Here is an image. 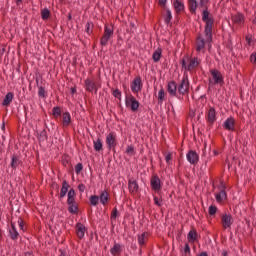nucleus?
Here are the masks:
<instances>
[{"mask_svg":"<svg viewBox=\"0 0 256 256\" xmlns=\"http://www.w3.org/2000/svg\"><path fill=\"white\" fill-rule=\"evenodd\" d=\"M211 13L209 12V8L206 6L205 10L202 12V21L205 23L204 27V36L206 38L201 37L198 35L196 38V51L197 53H201L203 48L205 47V43H213V25L215 20L213 19Z\"/></svg>","mask_w":256,"mask_h":256,"instance_id":"obj_1","label":"nucleus"},{"mask_svg":"<svg viewBox=\"0 0 256 256\" xmlns=\"http://www.w3.org/2000/svg\"><path fill=\"white\" fill-rule=\"evenodd\" d=\"M199 65H201V58L199 57H189V55H185L181 60L182 69L189 73L195 71Z\"/></svg>","mask_w":256,"mask_h":256,"instance_id":"obj_2","label":"nucleus"},{"mask_svg":"<svg viewBox=\"0 0 256 256\" xmlns=\"http://www.w3.org/2000/svg\"><path fill=\"white\" fill-rule=\"evenodd\" d=\"M115 30L113 29V25L105 24L103 35L100 38V45L102 47H107V43H109V39L113 37Z\"/></svg>","mask_w":256,"mask_h":256,"instance_id":"obj_3","label":"nucleus"},{"mask_svg":"<svg viewBox=\"0 0 256 256\" xmlns=\"http://www.w3.org/2000/svg\"><path fill=\"white\" fill-rule=\"evenodd\" d=\"M106 145L109 151H113V153H116L115 149L118 145L117 133L112 131L106 136Z\"/></svg>","mask_w":256,"mask_h":256,"instance_id":"obj_4","label":"nucleus"},{"mask_svg":"<svg viewBox=\"0 0 256 256\" xmlns=\"http://www.w3.org/2000/svg\"><path fill=\"white\" fill-rule=\"evenodd\" d=\"M150 187H151V191H154V193H161L163 189V183L161 182V178H159V175L154 174L151 177Z\"/></svg>","mask_w":256,"mask_h":256,"instance_id":"obj_5","label":"nucleus"},{"mask_svg":"<svg viewBox=\"0 0 256 256\" xmlns=\"http://www.w3.org/2000/svg\"><path fill=\"white\" fill-rule=\"evenodd\" d=\"M210 75L213 79V85H220L223 86L225 85V78L223 77V74L215 68L210 69Z\"/></svg>","mask_w":256,"mask_h":256,"instance_id":"obj_6","label":"nucleus"},{"mask_svg":"<svg viewBox=\"0 0 256 256\" xmlns=\"http://www.w3.org/2000/svg\"><path fill=\"white\" fill-rule=\"evenodd\" d=\"M125 105L126 107H130L131 111L133 113H136V111H139V105L140 103L137 101V98L135 96L131 95L125 97Z\"/></svg>","mask_w":256,"mask_h":256,"instance_id":"obj_7","label":"nucleus"},{"mask_svg":"<svg viewBox=\"0 0 256 256\" xmlns=\"http://www.w3.org/2000/svg\"><path fill=\"white\" fill-rule=\"evenodd\" d=\"M221 225L223 229H231L233 225V215L229 212H225L221 216Z\"/></svg>","mask_w":256,"mask_h":256,"instance_id":"obj_8","label":"nucleus"},{"mask_svg":"<svg viewBox=\"0 0 256 256\" xmlns=\"http://www.w3.org/2000/svg\"><path fill=\"white\" fill-rule=\"evenodd\" d=\"M178 93L179 95H187L189 93V77L184 76L178 85Z\"/></svg>","mask_w":256,"mask_h":256,"instance_id":"obj_9","label":"nucleus"},{"mask_svg":"<svg viewBox=\"0 0 256 256\" xmlns=\"http://www.w3.org/2000/svg\"><path fill=\"white\" fill-rule=\"evenodd\" d=\"M130 89L132 91V93H139L141 92V90L143 89V81L141 80V76H136L131 85H130Z\"/></svg>","mask_w":256,"mask_h":256,"instance_id":"obj_10","label":"nucleus"},{"mask_svg":"<svg viewBox=\"0 0 256 256\" xmlns=\"http://www.w3.org/2000/svg\"><path fill=\"white\" fill-rule=\"evenodd\" d=\"M206 121L209 127H213L215 121H217V110L215 107H210L207 114H206Z\"/></svg>","mask_w":256,"mask_h":256,"instance_id":"obj_11","label":"nucleus"},{"mask_svg":"<svg viewBox=\"0 0 256 256\" xmlns=\"http://www.w3.org/2000/svg\"><path fill=\"white\" fill-rule=\"evenodd\" d=\"M186 159L190 165H197L199 163V154L195 150H189L186 154Z\"/></svg>","mask_w":256,"mask_h":256,"instance_id":"obj_12","label":"nucleus"},{"mask_svg":"<svg viewBox=\"0 0 256 256\" xmlns=\"http://www.w3.org/2000/svg\"><path fill=\"white\" fill-rule=\"evenodd\" d=\"M128 189L131 195H137L139 193V183L135 179L128 180Z\"/></svg>","mask_w":256,"mask_h":256,"instance_id":"obj_13","label":"nucleus"},{"mask_svg":"<svg viewBox=\"0 0 256 256\" xmlns=\"http://www.w3.org/2000/svg\"><path fill=\"white\" fill-rule=\"evenodd\" d=\"M177 82L175 80L169 81L167 84V91L170 97H177Z\"/></svg>","mask_w":256,"mask_h":256,"instance_id":"obj_14","label":"nucleus"},{"mask_svg":"<svg viewBox=\"0 0 256 256\" xmlns=\"http://www.w3.org/2000/svg\"><path fill=\"white\" fill-rule=\"evenodd\" d=\"M19 165H23V161L21 160V157L17 154H13L11 156V162H10L11 169L16 171L17 167H19Z\"/></svg>","mask_w":256,"mask_h":256,"instance_id":"obj_15","label":"nucleus"},{"mask_svg":"<svg viewBox=\"0 0 256 256\" xmlns=\"http://www.w3.org/2000/svg\"><path fill=\"white\" fill-rule=\"evenodd\" d=\"M223 129H225V131H235V118L232 116L227 118L223 123Z\"/></svg>","mask_w":256,"mask_h":256,"instance_id":"obj_16","label":"nucleus"},{"mask_svg":"<svg viewBox=\"0 0 256 256\" xmlns=\"http://www.w3.org/2000/svg\"><path fill=\"white\" fill-rule=\"evenodd\" d=\"M231 20L234 25H243L245 23V15H243L241 12H238L231 16Z\"/></svg>","mask_w":256,"mask_h":256,"instance_id":"obj_17","label":"nucleus"},{"mask_svg":"<svg viewBox=\"0 0 256 256\" xmlns=\"http://www.w3.org/2000/svg\"><path fill=\"white\" fill-rule=\"evenodd\" d=\"M173 7L177 15H181L183 11H185V3L181 0H175L173 2Z\"/></svg>","mask_w":256,"mask_h":256,"instance_id":"obj_18","label":"nucleus"},{"mask_svg":"<svg viewBox=\"0 0 256 256\" xmlns=\"http://www.w3.org/2000/svg\"><path fill=\"white\" fill-rule=\"evenodd\" d=\"M85 89L86 91H88L89 93H93V91H95V93H97V84H95V82H93L91 79L87 78L85 81Z\"/></svg>","mask_w":256,"mask_h":256,"instance_id":"obj_19","label":"nucleus"},{"mask_svg":"<svg viewBox=\"0 0 256 256\" xmlns=\"http://www.w3.org/2000/svg\"><path fill=\"white\" fill-rule=\"evenodd\" d=\"M9 228V236L12 241H17L19 239V232L17 231V228L15 227V223L11 222Z\"/></svg>","mask_w":256,"mask_h":256,"instance_id":"obj_20","label":"nucleus"},{"mask_svg":"<svg viewBox=\"0 0 256 256\" xmlns=\"http://www.w3.org/2000/svg\"><path fill=\"white\" fill-rule=\"evenodd\" d=\"M70 187L71 185H69V182H67V180H63L62 187L59 194V199H63L67 195Z\"/></svg>","mask_w":256,"mask_h":256,"instance_id":"obj_21","label":"nucleus"},{"mask_svg":"<svg viewBox=\"0 0 256 256\" xmlns=\"http://www.w3.org/2000/svg\"><path fill=\"white\" fill-rule=\"evenodd\" d=\"M85 231H87V228L82 223L76 224V235L78 238L83 239L85 237Z\"/></svg>","mask_w":256,"mask_h":256,"instance_id":"obj_22","label":"nucleus"},{"mask_svg":"<svg viewBox=\"0 0 256 256\" xmlns=\"http://www.w3.org/2000/svg\"><path fill=\"white\" fill-rule=\"evenodd\" d=\"M123 252V246H121V244L114 242L113 247L110 249V253L113 256H117V255H121V253Z\"/></svg>","mask_w":256,"mask_h":256,"instance_id":"obj_23","label":"nucleus"},{"mask_svg":"<svg viewBox=\"0 0 256 256\" xmlns=\"http://www.w3.org/2000/svg\"><path fill=\"white\" fill-rule=\"evenodd\" d=\"M13 99H15V94H13V92H8L5 95L4 100L2 102L3 107H9V105H11V102L13 101Z\"/></svg>","mask_w":256,"mask_h":256,"instance_id":"obj_24","label":"nucleus"},{"mask_svg":"<svg viewBox=\"0 0 256 256\" xmlns=\"http://www.w3.org/2000/svg\"><path fill=\"white\" fill-rule=\"evenodd\" d=\"M62 125L63 127H69L71 125V113L64 112L62 114Z\"/></svg>","mask_w":256,"mask_h":256,"instance_id":"obj_25","label":"nucleus"},{"mask_svg":"<svg viewBox=\"0 0 256 256\" xmlns=\"http://www.w3.org/2000/svg\"><path fill=\"white\" fill-rule=\"evenodd\" d=\"M109 199V192H107V190L100 193L99 200L102 205H107V203H109Z\"/></svg>","mask_w":256,"mask_h":256,"instance_id":"obj_26","label":"nucleus"},{"mask_svg":"<svg viewBox=\"0 0 256 256\" xmlns=\"http://www.w3.org/2000/svg\"><path fill=\"white\" fill-rule=\"evenodd\" d=\"M161 55H163V48L159 47L154 51L152 55L154 63H159V61H161Z\"/></svg>","mask_w":256,"mask_h":256,"instance_id":"obj_27","label":"nucleus"},{"mask_svg":"<svg viewBox=\"0 0 256 256\" xmlns=\"http://www.w3.org/2000/svg\"><path fill=\"white\" fill-rule=\"evenodd\" d=\"M227 198V192L225 191V185L222 186V190L216 194L217 203H223V200Z\"/></svg>","mask_w":256,"mask_h":256,"instance_id":"obj_28","label":"nucleus"},{"mask_svg":"<svg viewBox=\"0 0 256 256\" xmlns=\"http://www.w3.org/2000/svg\"><path fill=\"white\" fill-rule=\"evenodd\" d=\"M37 139L39 143H45L47 139H49V136L47 135V130L43 129L40 132H37Z\"/></svg>","mask_w":256,"mask_h":256,"instance_id":"obj_29","label":"nucleus"},{"mask_svg":"<svg viewBox=\"0 0 256 256\" xmlns=\"http://www.w3.org/2000/svg\"><path fill=\"white\" fill-rule=\"evenodd\" d=\"M197 237H198L197 230L195 229L190 230L187 235L188 243H195V241H197Z\"/></svg>","mask_w":256,"mask_h":256,"instance_id":"obj_30","label":"nucleus"},{"mask_svg":"<svg viewBox=\"0 0 256 256\" xmlns=\"http://www.w3.org/2000/svg\"><path fill=\"white\" fill-rule=\"evenodd\" d=\"M164 17V23H166L167 25H173V23L171 22L173 20V14L171 13L170 9H166V13L163 15Z\"/></svg>","mask_w":256,"mask_h":256,"instance_id":"obj_31","label":"nucleus"},{"mask_svg":"<svg viewBox=\"0 0 256 256\" xmlns=\"http://www.w3.org/2000/svg\"><path fill=\"white\" fill-rule=\"evenodd\" d=\"M188 7L190 13H192V15H195V13H197V0H188Z\"/></svg>","mask_w":256,"mask_h":256,"instance_id":"obj_32","label":"nucleus"},{"mask_svg":"<svg viewBox=\"0 0 256 256\" xmlns=\"http://www.w3.org/2000/svg\"><path fill=\"white\" fill-rule=\"evenodd\" d=\"M68 212L72 215H77V213H79V204H77V202L74 204H68Z\"/></svg>","mask_w":256,"mask_h":256,"instance_id":"obj_33","label":"nucleus"},{"mask_svg":"<svg viewBox=\"0 0 256 256\" xmlns=\"http://www.w3.org/2000/svg\"><path fill=\"white\" fill-rule=\"evenodd\" d=\"M93 143L94 151H97L98 153L99 151H103V142L101 141V138H97Z\"/></svg>","mask_w":256,"mask_h":256,"instance_id":"obj_34","label":"nucleus"},{"mask_svg":"<svg viewBox=\"0 0 256 256\" xmlns=\"http://www.w3.org/2000/svg\"><path fill=\"white\" fill-rule=\"evenodd\" d=\"M165 89H163V86L158 92V105H163V101H165Z\"/></svg>","mask_w":256,"mask_h":256,"instance_id":"obj_35","label":"nucleus"},{"mask_svg":"<svg viewBox=\"0 0 256 256\" xmlns=\"http://www.w3.org/2000/svg\"><path fill=\"white\" fill-rule=\"evenodd\" d=\"M51 17V11L47 8L41 10V18L43 21H47Z\"/></svg>","mask_w":256,"mask_h":256,"instance_id":"obj_36","label":"nucleus"},{"mask_svg":"<svg viewBox=\"0 0 256 256\" xmlns=\"http://www.w3.org/2000/svg\"><path fill=\"white\" fill-rule=\"evenodd\" d=\"M89 202H90V205H92L93 207H97V205H99V196L91 195L89 197Z\"/></svg>","mask_w":256,"mask_h":256,"instance_id":"obj_37","label":"nucleus"},{"mask_svg":"<svg viewBox=\"0 0 256 256\" xmlns=\"http://www.w3.org/2000/svg\"><path fill=\"white\" fill-rule=\"evenodd\" d=\"M52 116L54 117V119H59V117H61V107L55 106L52 109Z\"/></svg>","mask_w":256,"mask_h":256,"instance_id":"obj_38","label":"nucleus"},{"mask_svg":"<svg viewBox=\"0 0 256 256\" xmlns=\"http://www.w3.org/2000/svg\"><path fill=\"white\" fill-rule=\"evenodd\" d=\"M38 97H40V99H46L47 91H45V87L38 86Z\"/></svg>","mask_w":256,"mask_h":256,"instance_id":"obj_39","label":"nucleus"},{"mask_svg":"<svg viewBox=\"0 0 256 256\" xmlns=\"http://www.w3.org/2000/svg\"><path fill=\"white\" fill-rule=\"evenodd\" d=\"M93 27H95L93 22H87L86 23L85 33H87V35H92L93 34Z\"/></svg>","mask_w":256,"mask_h":256,"instance_id":"obj_40","label":"nucleus"},{"mask_svg":"<svg viewBox=\"0 0 256 256\" xmlns=\"http://www.w3.org/2000/svg\"><path fill=\"white\" fill-rule=\"evenodd\" d=\"M147 239V232H143L141 235L138 236V243L140 246L145 245V241Z\"/></svg>","mask_w":256,"mask_h":256,"instance_id":"obj_41","label":"nucleus"},{"mask_svg":"<svg viewBox=\"0 0 256 256\" xmlns=\"http://www.w3.org/2000/svg\"><path fill=\"white\" fill-rule=\"evenodd\" d=\"M165 161L167 163V165H173V153L172 152H168L165 154Z\"/></svg>","mask_w":256,"mask_h":256,"instance_id":"obj_42","label":"nucleus"},{"mask_svg":"<svg viewBox=\"0 0 256 256\" xmlns=\"http://www.w3.org/2000/svg\"><path fill=\"white\" fill-rule=\"evenodd\" d=\"M154 205L157 207H163V197L154 196Z\"/></svg>","mask_w":256,"mask_h":256,"instance_id":"obj_43","label":"nucleus"},{"mask_svg":"<svg viewBox=\"0 0 256 256\" xmlns=\"http://www.w3.org/2000/svg\"><path fill=\"white\" fill-rule=\"evenodd\" d=\"M112 95L113 97H115V99H119V101H121V90H119V88H116V89H112Z\"/></svg>","mask_w":256,"mask_h":256,"instance_id":"obj_44","label":"nucleus"},{"mask_svg":"<svg viewBox=\"0 0 256 256\" xmlns=\"http://www.w3.org/2000/svg\"><path fill=\"white\" fill-rule=\"evenodd\" d=\"M208 213H209L210 217H215V214L217 213V206H215V205L209 206Z\"/></svg>","mask_w":256,"mask_h":256,"instance_id":"obj_45","label":"nucleus"},{"mask_svg":"<svg viewBox=\"0 0 256 256\" xmlns=\"http://www.w3.org/2000/svg\"><path fill=\"white\" fill-rule=\"evenodd\" d=\"M69 163H71V158H69V155H64L62 157V165H64V167H67Z\"/></svg>","mask_w":256,"mask_h":256,"instance_id":"obj_46","label":"nucleus"},{"mask_svg":"<svg viewBox=\"0 0 256 256\" xmlns=\"http://www.w3.org/2000/svg\"><path fill=\"white\" fill-rule=\"evenodd\" d=\"M125 152L127 155H135V147H133V145H129L126 147Z\"/></svg>","mask_w":256,"mask_h":256,"instance_id":"obj_47","label":"nucleus"},{"mask_svg":"<svg viewBox=\"0 0 256 256\" xmlns=\"http://www.w3.org/2000/svg\"><path fill=\"white\" fill-rule=\"evenodd\" d=\"M117 217H119V210L115 207L111 212L110 219L115 220Z\"/></svg>","mask_w":256,"mask_h":256,"instance_id":"obj_48","label":"nucleus"},{"mask_svg":"<svg viewBox=\"0 0 256 256\" xmlns=\"http://www.w3.org/2000/svg\"><path fill=\"white\" fill-rule=\"evenodd\" d=\"M83 171V163H78L75 165V173L79 175Z\"/></svg>","mask_w":256,"mask_h":256,"instance_id":"obj_49","label":"nucleus"},{"mask_svg":"<svg viewBox=\"0 0 256 256\" xmlns=\"http://www.w3.org/2000/svg\"><path fill=\"white\" fill-rule=\"evenodd\" d=\"M191 255V246H189V243H185L184 246V256Z\"/></svg>","mask_w":256,"mask_h":256,"instance_id":"obj_50","label":"nucleus"},{"mask_svg":"<svg viewBox=\"0 0 256 256\" xmlns=\"http://www.w3.org/2000/svg\"><path fill=\"white\" fill-rule=\"evenodd\" d=\"M245 40L247 41V44L251 46V43H253V36H251V34H248L245 36Z\"/></svg>","mask_w":256,"mask_h":256,"instance_id":"obj_51","label":"nucleus"},{"mask_svg":"<svg viewBox=\"0 0 256 256\" xmlns=\"http://www.w3.org/2000/svg\"><path fill=\"white\" fill-rule=\"evenodd\" d=\"M18 225H19L21 231H25V224L23 222V218L18 219Z\"/></svg>","mask_w":256,"mask_h":256,"instance_id":"obj_52","label":"nucleus"},{"mask_svg":"<svg viewBox=\"0 0 256 256\" xmlns=\"http://www.w3.org/2000/svg\"><path fill=\"white\" fill-rule=\"evenodd\" d=\"M250 62L253 63V65H256V52H253L250 55Z\"/></svg>","mask_w":256,"mask_h":256,"instance_id":"obj_53","label":"nucleus"},{"mask_svg":"<svg viewBox=\"0 0 256 256\" xmlns=\"http://www.w3.org/2000/svg\"><path fill=\"white\" fill-rule=\"evenodd\" d=\"M68 197H72V198L77 197V194L75 193V189L72 188L68 191Z\"/></svg>","mask_w":256,"mask_h":256,"instance_id":"obj_54","label":"nucleus"},{"mask_svg":"<svg viewBox=\"0 0 256 256\" xmlns=\"http://www.w3.org/2000/svg\"><path fill=\"white\" fill-rule=\"evenodd\" d=\"M158 5L165 9V7H167V0H158Z\"/></svg>","mask_w":256,"mask_h":256,"instance_id":"obj_55","label":"nucleus"},{"mask_svg":"<svg viewBox=\"0 0 256 256\" xmlns=\"http://www.w3.org/2000/svg\"><path fill=\"white\" fill-rule=\"evenodd\" d=\"M137 31V26H135V23L130 22V33H135Z\"/></svg>","mask_w":256,"mask_h":256,"instance_id":"obj_56","label":"nucleus"},{"mask_svg":"<svg viewBox=\"0 0 256 256\" xmlns=\"http://www.w3.org/2000/svg\"><path fill=\"white\" fill-rule=\"evenodd\" d=\"M75 203H77V201H75V198H73V197L67 198V205H73Z\"/></svg>","mask_w":256,"mask_h":256,"instance_id":"obj_57","label":"nucleus"},{"mask_svg":"<svg viewBox=\"0 0 256 256\" xmlns=\"http://www.w3.org/2000/svg\"><path fill=\"white\" fill-rule=\"evenodd\" d=\"M85 189H87L85 184H79L78 185V190L80 191V193H85Z\"/></svg>","mask_w":256,"mask_h":256,"instance_id":"obj_58","label":"nucleus"},{"mask_svg":"<svg viewBox=\"0 0 256 256\" xmlns=\"http://www.w3.org/2000/svg\"><path fill=\"white\" fill-rule=\"evenodd\" d=\"M52 187H53V189L56 190L57 193H59V184H57V182H53Z\"/></svg>","mask_w":256,"mask_h":256,"instance_id":"obj_59","label":"nucleus"},{"mask_svg":"<svg viewBox=\"0 0 256 256\" xmlns=\"http://www.w3.org/2000/svg\"><path fill=\"white\" fill-rule=\"evenodd\" d=\"M70 93H71V95H75V93H77V86L71 87Z\"/></svg>","mask_w":256,"mask_h":256,"instance_id":"obj_60","label":"nucleus"},{"mask_svg":"<svg viewBox=\"0 0 256 256\" xmlns=\"http://www.w3.org/2000/svg\"><path fill=\"white\" fill-rule=\"evenodd\" d=\"M221 256H229V250H222Z\"/></svg>","mask_w":256,"mask_h":256,"instance_id":"obj_61","label":"nucleus"},{"mask_svg":"<svg viewBox=\"0 0 256 256\" xmlns=\"http://www.w3.org/2000/svg\"><path fill=\"white\" fill-rule=\"evenodd\" d=\"M197 256H209V254L207 252H201L200 254H198Z\"/></svg>","mask_w":256,"mask_h":256,"instance_id":"obj_62","label":"nucleus"},{"mask_svg":"<svg viewBox=\"0 0 256 256\" xmlns=\"http://www.w3.org/2000/svg\"><path fill=\"white\" fill-rule=\"evenodd\" d=\"M200 7H205V0H200Z\"/></svg>","mask_w":256,"mask_h":256,"instance_id":"obj_63","label":"nucleus"},{"mask_svg":"<svg viewBox=\"0 0 256 256\" xmlns=\"http://www.w3.org/2000/svg\"><path fill=\"white\" fill-rule=\"evenodd\" d=\"M1 129H2V131H4V133H5V121L2 122Z\"/></svg>","mask_w":256,"mask_h":256,"instance_id":"obj_64","label":"nucleus"}]
</instances>
